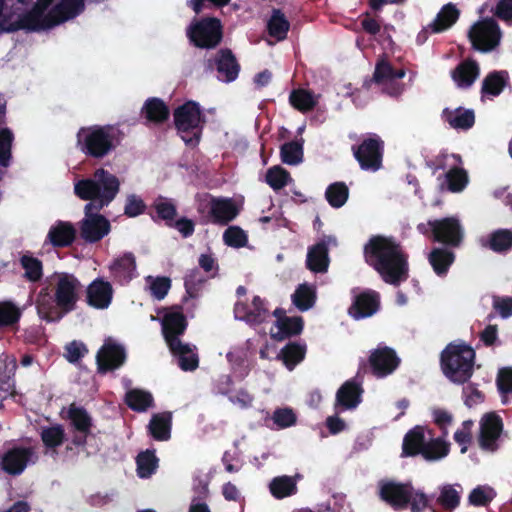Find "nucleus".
Wrapping results in <instances>:
<instances>
[{
    "mask_svg": "<svg viewBox=\"0 0 512 512\" xmlns=\"http://www.w3.org/2000/svg\"><path fill=\"white\" fill-rule=\"evenodd\" d=\"M54 0H38L34 8L12 23L5 13V0H0V32L19 28L38 31L52 28L77 16L84 8L83 0H61L46 13Z\"/></svg>",
    "mask_w": 512,
    "mask_h": 512,
    "instance_id": "1",
    "label": "nucleus"
},
{
    "mask_svg": "<svg viewBox=\"0 0 512 512\" xmlns=\"http://www.w3.org/2000/svg\"><path fill=\"white\" fill-rule=\"evenodd\" d=\"M46 285L36 298L38 315L46 321L60 320L74 309L80 283L73 275L56 272L46 279Z\"/></svg>",
    "mask_w": 512,
    "mask_h": 512,
    "instance_id": "2",
    "label": "nucleus"
},
{
    "mask_svg": "<svg viewBox=\"0 0 512 512\" xmlns=\"http://www.w3.org/2000/svg\"><path fill=\"white\" fill-rule=\"evenodd\" d=\"M368 264L389 284L397 285L407 277L406 259L400 247L391 239L374 237L365 246Z\"/></svg>",
    "mask_w": 512,
    "mask_h": 512,
    "instance_id": "3",
    "label": "nucleus"
},
{
    "mask_svg": "<svg viewBox=\"0 0 512 512\" xmlns=\"http://www.w3.org/2000/svg\"><path fill=\"white\" fill-rule=\"evenodd\" d=\"M120 187L119 179L104 169L95 171L92 178L80 180L75 183V194L91 202L85 206V209L100 210L107 206L117 195Z\"/></svg>",
    "mask_w": 512,
    "mask_h": 512,
    "instance_id": "4",
    "label": "nucleus"
},
{
    "mask_svg": "<svg viewBox=\"0 0 512 512\" xmlns=\"http://www.w3.org/2000/svg\"><path fill=\"white\" fill-rule=\"evenodd\" d=\"M77 138L84 153L102 158L116 147L119 131L113 126H91L80 129Z\"/></svg>",
    "mask_w": 512,
    "mask_h": 512,
    "instance_id": "5",
    "label": "nucleus"
},
{
    "mask_svg": "<svg viewBox=\"0 0 512 512\" xmlns=\"http://www.w3.org/2000/svg\"><path fill=\"white\" fill-rule=\"evenodd\" d=\"M474 350L464 343L450 344L442 353L444 374L455 383H463L472 375Z\"/></svg>",
    "mask_w": 512,
    "mask_h": 512,
    "instance_id": "6",
    "label": "nucleus"
},
{
    "mask_svg": "<svg viewBox=\"0 0 512 512\" xmlns=\"http://www.w3.org/2000/svg\"><path fill=\"white\" fill-rule=\"evenodd\" d=\"M174 122L182 140L195 146L200 139L204 119L198 103L187 101L174 112Z\"/></svg>",
    "mask_w": 512,
    "mask_h": 512,
    "instance_id": "7",
    "label": "nucleus"
},
{
    "mask_svg": "<svg viewBox=\"0 0 512 512\" xmlns=\"http://www.w3.org/2000/svg\"><path fill=\"white\" fill-rule=\"evenodd\" d=\"M187 34L190 40L198 47L212 48L221 40V25L218 19L209 18L192 24Z\"/></svg>",
    "mask_w": 512,
    "mask_h": 512,
    "instance_id": "8",
    "label": "nucleus"
},
{
    "mask_svg": "<svg viewBox=\"0 0 512 512\" xmlns=\"http://www.w3.org/2000/svg\"><path fill=\"white\" fill-rule=\"evenodd\" d=\"M500 36V29L492 19L479 21L469 31L473 47L480 51L492 50L499 43Z\"/></svg>",
    "mask_w": 512,
    "mask_h": 512,
    "instance_id": "9",
    "label": "nucleus"
},
{
    "mask_svg": "<svg viewBox=\"0 0 512 512\" xmlns=\"http://www.w3.org/2000/svg\"><path fill=\"white\" fill-rule=\"evenodd\" d=\"M404 76L403 69L395 70L387 61L381 60L376 65L374 81L385 93L396 97L404 91V85L400 82Z\"/></svg>",
    "mask_w": 512,
    "mask_h": 512,
    "instance_id": "10",
    "label": "nucleus"
},
{
    "mask_svg": "<svg viewBox=\"0 0 512 512\" xmlns=\"http://www.w3.org/2000/svg\"><path fill=\"white\" fill-rule=\"evenodd\" d=\"M429 228L436 241L450 245H458L462 238L460 222L455 217H447L440 220L429 221Z\"/></svg>",
    "mask_w": 512,
    "mask_h": 512,
    "instance_id": "11",
    "label": "nucleus"
},
{
    "mask_svg": "<svg viewBox=\"0 0 512 512\" xmlns=\"http://www.w3.org/2000/svg\"><path fill=\"white\" fill-rule=\"evenodd\" d=\"M479 445L487 451H494L498 447V439L503 429L501 418L491 412L483 415L480 420Z\"/></svg>",
    "mask_w": 512,
    "mask_h": 512,
    "instance_id": "12",
    "label": "nucleus"
},
{
    "mask_svg": "<svg viewBox=\"0 0 512 512\" xmlns=\"http://www.w3.org/2000/svg\"><path fill=\"white\" fill-rule=\"evenodd\" d=\"M109 232L110 223L105 217L85 209V217L80 226V234L85 241L97 242Z\"/></svg>",
    "mask_w": 512,
    "mask_h": 512,
    "instance_id": "13",
    "label": "nucleus"
},
{
    "mask_svg": "<svg viewBox=\"0 0 512 512\" xmlns=\"http://www.w3.org/2000/svg\"><path fill=\"white\" fill-rule=\"evenodd\" d=\"M381 498L396 509H403L408 504L409 494L412 492L410 484H401L393 481H382L379 484Z\"/></svg>",
    "mask_w": 512,
    "mask_h": 512,
    "instance_id": "14",
    "label": "nucleus"
},
{
    "mask_svg": "<svg viewBox=\"0 0 512 512\" xmlns=\"http://www.w3.org/2000/svg\"><path fill=\"white\" fill-rule=\"evenodd\" d=\"M354 155L364 169L377 170L381 165V141L377 138L365 140Z\"/></svg>",
    "mask_w": 512,
    "mask_h": 512,
    "instance_id": "15",
    "label": "nucleus"
},
{
    "mask_svg": "<svg viewBox=\"0 0 512 512\" xmlns=\"http://www.w3.org/2000/svg\"><path fill=\"white\" fill-rule=\"evenodd\" d=\"M126 358L124 348L118 343L107 340L97 354V363L101 371L121 366Z\"/></svg>",
    "mask_w": 512,
    "mask_h": 512,
    "instance_id": "16",
    "label": "nucleus"
},
{
    "mask_svg": "<svg viewBox=\"0 0 512 512\" xmlns=\"http://www.w3.org/2000/svg\"><path fill=\"white\" fill-rule=\"evenodd\" d=\"M186 329V320L182 313L176 310H169L162 319V331L165 341L169 347H176L180 341L178 336Z\"/></svg>",
    "mask_w": 512,
    "mask_h": 512,
    "instance_id": "17",
    "label": "nucleus"
},
{
    "mask_svg": "<svg viewBox=\"0 0 512 512\" xmlns=\"http://www.w3.org/2000/svg\"><path fill=\"white\" fill-rule=\"evenodd\" d=\"M274 315L277 320L270 330V335L273 339L281 341L302 331L303 319L301 317L284 316L283 311L279 309L274 311Z\"/></svg>",
    "mask_w": 512,
    "mask_h": 512,
    "instance_id": "18",
    "label": "nucleus"
},
{
    "mask_svg": "<svg viewBox=\"0 0 512 512\" xmlns=\"http://www.w3.org/2000/svg\"><path fill=\"white\" fill-rule=\"evenodd\" d=\"M442 160H439V166L443 169H448L446 180L448 188L452 192H460L464 189L468 182L466 172L457 167L460 158L456 155H443Z\"/></svg>",
    "mask_w": 512,
    "mask_h": 512,
    "instance_id": "19",
    "label": "nucleus"
},
{
    "mask_svg": "<svg viewBox=\"0 0 512 512\" xmlns=\"http://www.w3.org/2000/svg\"><path fill=\"white\" fill-rule=\"evenodd\" d=\"M32 453L29 448H12L2 455L1 467L10 475H19L25 470Z\"/></svg>",
    "mask_w": 512,
    "mask_h": 512,
    "instance_id": "20",
    "label": "nucleus"
},
{
    "mask_svg": "<svg viewBox=\"0 0 512 512\" xmlns=\"http://www.w3.org/2000/svg\"><path fill=\"white\" fill-rule=\"evenodd\" d=\"M399 360L393 350L378 348L370 356V364L377 376H386L398 366Z\"/></svg>",
    "mask_w": 512,
    "mask_h": 512,
    "instance_id": "21",
    "label": "nucleus"
},
{
    "mask_svg": "<svg viewBox=\"0 0 512 512\" xmlns=\"http://www.w3.org/2000/svg\"><path fill=\"white\" fill-rule=\"evenodd\" d=\"M234 313L237 319L244 320L250 324L262 323L268 316V311L264 308L260 297H254L250 306L242 302L236 303Z\"/></svg>",
    "mask_w": 512,
    "mask_h": 512,
    "instance_id": "22",
    "label": "nucleus"
},
{
    "mask_svg": "<svg viewBox=\"0 0 512 512\" xmlns=\"http://www.w3.org/2000/svg\"><path fill=\"white\" fill-rule=\"evenodd\" d=\"M335 238L327 236L321 243L311 247L307 254V266L313 272H325L328 268L329 259L327 244H335Z\"/></svg>",
    "mask_w": 512,
    "mask_h": 512,
    "instance_id": "23",
    "label": "nucleus"
},
{
    "mask_svg": "<svg viewBox=\"0 0 512 512\" xmlns=\"http://www.w3.org/2000/svg\"><path fill=\"white\" fill-rule=\"evenodd\" d=\"M431 438V431L422 426H416L410 430L403 440V454L413 456L422 455L425 443Z\"/></svg>",
    "mask_w": 512,
    "mask_h": 512,
    "instance_id": "24",
    "label": "nucleus"
},
{
    "mask_svg": "<svg viewBox=\"0 0 512 512\" xmlns=\"http://www.w3.org/2000/svg\"><path fill=\"white\" fill-rule=\"evenodd\" d=\"M87 297L91 306L97 309L107 308L112 300V287L108 282L95 280L88 287Z\"/></svg>",
    "mask_w": 512,
    "mask_h": 512,
    "instance_id": "25",
    "label": "nucleus"
},
{
    "mask_svg": "<svg viewBox=\"0 0 512 512\" xmlns=\"http://www.w3.org/2000/svg\"><path fill=\"white\" fill-rule=\"evenodd\" d=\"M379 307V296L374 292H366L356 297L354 304L349 309L350 315L355 319H361L373 315Z\"/></svg>",
    "mask_w": 512,
    "mask_h": 512,
    "instance_id": "26",
    "label": "nucleus"
},
{
    "mask_svg": "<svg viewBox=\"0 0 512 512\" xmlns=\"http://www.w3.org/2000/svg\"><path fill=\"white\" fill-rule=\"evenodd\" d=\"M361 389L351 381L344 383L336 394V409H354L361 402Z\"/></svg>",
    "mask_w": 512,
    "mask_h": 512,
    "instance_id": "27",
    "label": "nucleus"
},
{
    "mask_svg": "<svg viewBox=\"0 0 512 512\" xmlns=\"http://www.w3.org/2000/svg\"><path fill=\"white\" fill-rule=\"evenodd\" d=\"M479 72V66L475 61L466 60L452 71L451 76L458 87L467 88L475 82Z\"/></svg>",
    "mask_w": 512,
    "mask_h": 512,
    "instance_id": "28",
    "label": "nucleus"
},
{
    "mask_svg": "<svg viewBox=\"0 0 512 512\" xmlns=\"http://www.w3.org/2000/svg\"><path fill=\"white\" fill-rule=\"evenodd\" d=\"M76 230L69 222L58 221L49 229L47 238L53 246H67L75 238Z\"/></svg>",
    "mask_w": 512,
    "mask_h": 512,
    "instance_id": "29",
    "label": "nucleus"
},
{
    "mask_svg": "<svg viewBox=\"0 0 512 512\" xmlns=\"http://www.w3.org/2000/svg\"><path fill=\"white\" fill-rule=\"evenodd\" d=\"M240 211V206L232 199L219 198L211 201V213L216 221L227 223L233 220Z\"/></svg>",
    "mask_w": 512,
    "mask_h": 512,
    "instance_id": "30",
    "label": "nucleus"
},
{
    "mask_svg": "<svg viewBox=\"0 0 512 512\" xmlns=\"http://www.w3.org/2000/svg\"><path fill=\"white\" fill-rule=\"evenodd\" d=\"M171 352L178 357V365L184 371H192L198 367V357L194 349L188 344L179 341L176 347H169Z\"/></svg>",
    "mask_w": 512,
    "mask_h": 512,
    "instance_id": "31",
    "label": "nucleus"
},
{
    "mask_svg": "<svg viewBox=\"0 0 512 512\" xmlns=\"http://www.w3.org/2000/svg\"><path fill=\"white\" fill-rule=\"evenodd\" d=\"M218 77L221 81H233L239 72L235 58L229 51H221L217 60Z\"/></svg>",
    "mask_w": 512,
    "mask_h": 512,
    "instance_id": "32",
    "label": "nucleus"
},
{
    "mask_svg": "<svg viewBox=\"0 0 512 512\" xmlns=\"http://www.w3.org/2000/svg\"><path fill=\"white\" fill-rule=\"evenodd\" d=\"M171 419L172 416L169 412L153 415L149 430L155 439L165 441L170 438Z\"/></svg>",
    "mask_w": 512,
    "mask_h": 512,
    "instance_id": "33",
    "label": "nucleus"
},
{
    "mask_svg": "<svg viewBox=\"0 0 512 512\" xmlns=\"http://www.w3.org/2000/svg\"><path fill=\"white\" fill-rule=\"evenodd\" d=\"M445 120L455 129H468L474 124L475 116L472 110L457 108L444 110Z\"/></svg>",
    "mask_w": 512,
    "mask_h": 512,
    "instance_id": "34",
    "label": "nucleus"
},
{
    "mask_svg": "<svg viewBox=\"0 0 512 512\" xmlns=\"http://www.w3.org/2000/svg\"><path fill=\"white\" fill-rule=\"evenodd\" d=\"M462 487L459 484H445L439 488L438 503L447 510L455 509L461 499Z\"/></svg>",
    "mask_w": 512,
    "mask_h": 512,
    "instance_id": "35",
    "label": "nucleus"
},
{
    "mask_svg": "<svg viewBox=\"0 0 512 512\" xmlns=\"http://www.w3.org/2000/svg\"><path fill=\"white\" fill-rule=\"evenodd\" d=\"M271 494L278 499H282L296 493V481L289 476H280L274 478L270 485Z\"/></svg>",
    "mask_w": 512,
    "mask_h": 512,
    "instance_id": "36",
    "label": "nucleus"
},
{
    "mask_svg": "<svg viewBox=\"0 0 512 512\" xmlns=\"http://www.w3.org/2000/svg\"><path fill=\"white\" fill-rule=\"evenodd\" d=\"M429 261L434 271L438 275H443L453 263L454 254L447 249L436 248L430 253Z\"/></svg>",
    "mask_w": 512,
    "mask_h": 512,
    "instance_id": "37",
    "label": "nucleus"
},
{
    "mask_svg": "<svg viewBox=\"0 0 512 512\" xmlns=\"http://www.w3.org/2000/svg\"><path fill=\"white\" fill-rule=\"evenodd\" d=\"M290 24L284 14L279 10H275L268 22V32L270 37L276 41H281L286 38Z\"/></svg>",
    "mask_w": 512,
    "mask_h": 512,
    "instance_id": "38",
    "label": "nucleus"
},
{
    "mask_svg": "<svg viewBox=\"0 0 512 512\" xmlns=\"http://www.w3.org/2000/svg\"><path fill=\"white\" fill-rule=\"evenodd\" d=\"M115 276L123 279H130L136 270L135 258L131 253H126L116 259L110 266Z\"/></svg>",
    "mask_w": 512,
    "mask_h": 512,
    "instance_id": "39",
    "label": "nucleus"
},
{
    "mask_svg": "<svg viewBox=\"0 0 512 512\" xmlns=\"http://www.w3.org/2000/svg\"><path fill=\"white\" fill-rule=\"evenodd\" d=\"M126 402L133 410L145 411L153 405V397L147 391L133 389L126 394Z\"/></svg>",
    "mask_w": 512,
    "mask_h": 512,
    "instance_id": "40",
    "label": "nucleus"
},
{
    "mask_svg": "<svg viewBox=\"0 0 512 512\" xmlns=\"http://www.w3.org/2000/svg\"><path fill=\"white\" fill-rule=\"evenodd\" d=\"M459 11L451 4H447L438 13L437 18L432 24L434 32H440L451 27L458 19Z\"/></svg>",
    "mask_w": 512,
    "mask_h": 512,
    "instance_id": "41",
    "label": "nucleus"
},
{
    "mask_svg": "<svg viewBox=\"0 0 512 512\" xmlns=\"http://www.w3.org/2000/svg\"><path fill=\"white\" fill-rule=\"evenodd\" d=\"M315 301V290L313 287L302 284L292 295L293 304L301 311L310 309Z\"/></svg>",
    "mask_w": 512,
    "mask_h": 512,
    "instance_id": "42",
    "label": "nucleus"
},
{
    "mask_svg": "<svg viewBox=\"0 0 512 512\" xmlns=\"http://www.w3.org/2000/svg\"><path fill=\"white\" fill-rule=\"evenodd\" d=\"M20 264L24 270V277L32 282L38 281L43 275L42 262L29 254H23Z\"/></svg>",
    "mask_w": 512,
    "mask_h": 512,
    "instance_id": "43",
    "label": "nucleus"
},
{
    "mask_svg": "<svg viewBox=\"0 0 512 512\" xmlns=\"http://www.w3.org/2000/svg\"><path fill=\"white\" fill-rule=\"evenodd\" d=\"M449 444L441 438L426 441L422 456L427 460H439L448 455Z\"/></svg>",
    "mask_w": 512,
    "mask_h": 512,
    "instance_id": "44",
    "label": "nucleus"
},
{
    "mask_svg": "<svg viewBox=\"0 0 512 512\" xmlns=\"http://www.w3.org/2000/svg\"><path fill=\"white\" fill-rule=\"evenodd\" d=\"M145 282L146 289L157 300L164 299L171 287V281L167 277L148 276Z\"/></svg>",
    "mask_w": 512,
    "mask_h": 512,
    "instance_id": "45",
    "label": "nucleus"
},
{
    "mask_svg": "<svg viewBox=\"0 0 512 512\" xmlns=\"http://www.w3.org/2000/svg\"><path fill=\"white\" fill-rule=\"evenodd\" d=\"M349 191L342 182L331 184L325 193L326 199L332 207H342L348 199Z\"/></svg>",
    "mask_w": 512,
    "mask_h": 512,
    "instance_id": "46",
    "label": "nucleus"
},
{
    "mask_svg": "<svg viewBox=\"0 0 512 512\" xmlns=\"http://www.w3.org/2000/svg\"><path fill=\"white\" fill-rule=\"evenodd\" d=\"M305 355V348L297 344H289L283 348L278 355L283 360L284 365L292 370Z\"/></svg>",
    "mask_w": 512,
    "mask_h": 512,
    "instance_id": "47",
    "label": "nucleus"
},
{
    "mask_svg": "<svg viewBox=\"0 0 512 512\" xmlns=\"http://www.w3.org/2000/svg\"><path fill=\"white\" fill-rule=\"evenodd\" d=\"M158 459L151 451H146L137 457V474L140 478L150 477L157 469Z\"/></svg>",
    "mask_w": 512,
    "mask_h": 512,
    "instance_id": "48",
    "label": "nucleus"
},
{
    "mask_svg": "<svg viewBox=\"0 0 512 512\" xmlns=\"http://www.w3.org/2000/svg\"><path fill=\"white\" fill-rule=\"evenodd\" d=\"M290 102L296 109L308 111L316 105L317 97L307 90L299 89L291 93Z\"/></svg>",
    "mask_w": 512,
    "mask_h": 512,
    "instance_id": "49",
    "label": "nucleus"
},
{
    "mask_svg": "<svg viewBox=\"0 0 512 512\" xmlns=\"http://www.w3.org/2000/svg\"><path fill=\"white\" fill-rule=\"evenodd\" d=\"M506 84L505 72H493L487 75L483 81L482 91L492 96L499 95Z\"/></svg>",
    "mask_w": 512,
    "mask_h": 512,
    "instance_id": "50",
    "label": "nucleus"
},
{
    "mask_svg": "<svg viewBox=\"0 0 512 512\" xmlns=\"http://www.w3.org/2000/svg\"><path fill=\"white\" fill-rule=\"evenodd\" d=\"M144 113L148 120L161 122L167 119L169 110L159 99L148 100L144 106Z\"/></svg>",
    "mask_w": 512,
    "mask_h": 512,
    "instance_id": "51",
    "label": "nucleus"
},
{
    "mask_svg": "<svg viewBox=\"0 0 512 512\" xmlns=\"http://www.w3.org/2000/svg\"><path fill=\"white\" fill-rule=\"evenodd\" d=\"M69 419L73 426L82 433H88L91 427V418L88 413L79 407L72 405L68 411Z\"/></svg>",
    "mask_w": 512,
    "mask_h": 512,
    "instance_id": "52",
    "label": "nucleus"
},
{
    "mask_svg": "<svg viewBox=\"0 0 512 512\" xmlns=\"http://www.w3.org/2000/svg\"><path fill=\"white\" fill-rule=\"evenodd\" d=\"M303 148L297 142L285 143L281 148V159L288 165H297L302 162Z\"/></svg>",
    "mask_w": 512,
    "mask_h": 512,
    "instance_id": "53",
    "label": "nucleus"
},
{
    "mask_svg": "<svg viewBox=\"0 0 512 512\" xmlns=\"http://www.w3.org/2000/svg\"><path fill=\"white\" fill-rule=\"evenodd\" d=\"M41 439L47 447L60 446L64 440V430L60 425L43 427L41 429Z\"/></svg>",
    "mask_w": 512,
    "mask_h": 512,
    "instance_id": "54",
    "label": "nucleus"
},
{
    "mask_svg": "<svg viewBox=\"0 0 512 512\" xmlns=\"http://www.w3.org/2000/svg\"><path fill=\"white\" fill-rule=\"evenodd\" d=\"M223 240L228 246L240 248L247 244L248 237L245 231L240 227L231 226L225 230Z\"/></svg>",
    "mask_w": 512,
    "mask_h": 512,
    "instance_id": "55",
    "label": "nucleus"
},
{
    "mask_svg": "<svg viewBox=\"0 0 512 512\" xmlns=\"http://www.w3.org/2000/svg\"><path fill=\"white\" fill-rule=\"evenodd\" d=\"M21 316L20 309L11 302L0 303V327L15 324Z\"/></svg>",
    "mask_w": 512,
    "mask_h": 512,
    "instance_id": "56",
    "label": "nucleus"
},
{
    "mask_svg": "<svg viewBox=\"0 0 512 512\" xmlns=\"http://www.w3.org/2000/svg\"><path fill=\"white\" fill-rule=\"evenodd\" d=\"M489 247L497 252L511 248L512 232L509 230H499L494 232L490 237Z\"/></svg>",
    "mask_w": 512,
    "mask_h": 512,
    "instance_id": "57",
    "label": "nucleus"
},
{
    "mask_svg": "<svg viewBox=\"0 0 512 512\" xmlns=\"http://www.w3.org/2000/svg\"><path fill=\"white\" fill-rule=\"evenodd\" d=\"M495 497L494 490L489 486H478L469 494V502L475 506H485Z\"/></svg>",
    "mask_w": 512,
    "mask_h": 512,
    "instance_id": "58",
    "label": "nucleus"
},
{
    "mask_svg": "<svg viewBox=\"0 0 512 512\" xmlns=\"http://www.w3.org/2000/svg\"><path fill=\"white\" fill-rule=\"evenodd\" d=\"M267 183L273 189H281L284 187L290 180V176L286 170L281 167H273L268 170L266 175Z\"/></svg>",
    "mask_w": 512,
    "mask_h": 512,
    "instance_id": "59",
    "label": "nucleus"
},
{
    "mask_svg": "<svg viewBox=\"0 0 512 512\" xmlns=\"http://www.w3.org/2000/svg\"><path fill=\"white\" fill-rule=\"evenodd\" d=\"M472 421H464L462 426L457 429L454 434V440L461 446V453L464 454L468 450V446L472 440Z\"/></svg>",
    "mask_w": 512,
    "mask_h": 512,
    "instance_id": "60",
    "label": "nucleus"
},
{
    "mask_svg": "<svg viewBox=\"0 0 512 512\" xmlns=\"http://www.w3.org/2000/svg\"><path fill=\"white\" fill-rule=\"evenodd\" d=\"M13 135L10 130H0V165L6 167L10 160V149Z\"/></svg>",
    "mask_w": 512,
    "mask_h": 512,
    "instance_id": "61",
    "label": "nucleus"
},
{
    "mask_svg": "<svg viewBox=\"0 0 512 512\" xmlns=\"http://www.w3.org/2000/svg\"><path fill=\"white\" fill-rule=\"evenodd\" d=\"M154 206L160 218L166 221H173L176 209L175 205L170 200L159 198L155 201Z\"/></svg>",
    "mask_w": 512,
    "mask_h": 512,
    "instance_id": "62",
    "label": "nucleus"
},
{
    "mask_svg": "<svg viewBox=\"0 0 512 512\" xmlns=\"http://www.w3.org/2000/svg\"><path fill=\"white\" fill-rule=\"evenodd\" d=\"M273 420L279 427L286 428L295 423L296 417L291 409L284 408L274 412Z\"/></svg>",
    "mask_w": 512,
    "mask_h": 512,
    "instance_id": "63",
    "label": "nucleus"
},
{
    "mask_svg": "<svg viewBox=\"0 0 512 512\" xmlns=\"http://www.w3.org/2000/svg\"><path fill=\"white\" fill-rule=\"evenodd\" d=\"M408 503H410L412 512H421L427 507L428 499L423 492L417 491L412 487Z\"/></svg>",
    "mask_w": 512,
    "mask_h": 512,
    "instance_id": "64",
    "label": "nucleus"
}]
</instances>
